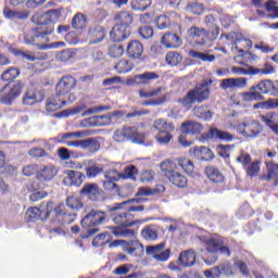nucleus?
I'll return each instance as SVG.
<instances>
[{
  "label": "nucleus",
  "instance_id": "obj_1",
  "mask_svg": "<svg viewBox=\"0 0 278 278\" xmlns=\"http://www.w3.org/2000/svg\"><path fill=\"white\" fill-rule=\"evenodd\" d=\"M31 23L38 25L39 27L33 30V35H25L24 42L25 45H31L33 47H39V49H45V45L49 42V36L53 34V26L49 21V15L45 13H36L31 16Z\"/></svg>",
  "mask_w": 278,
  "mask_h": 278
},
{
  "label": "nucleus",
  "instance_id": "obj_2",
  "mask_svg": "<svg viewBox=\"0 0 278 278\" xmlns=\"http://www.w3.org/2000/svg\"><path fill=\"white\" fill-rule=\"evenodd\" d=\"M113 223L117 227H111V233L116 236V238H129V236H135L136 231L134 229H127L125 227H132V225H138L139 220L134 219V215L127 212H121L112 215Z\"/></svg>",
  "mask_w": 278,
  "mask_h": 278
},
{
  "label": "nucleus",
  "instance_id": "obj_3",
  "mask_svg": "<svg viewBox=\"0 0 278 278\" xmlns=\"http://www.w3.org/2000/svg\"><path fill=\"white\" fill-rule=\"evenodd\" d=\"M105 220H108V213L94 208L89 211L80 222L81 227L84 229H87L86 233L81 232L80 238L86 240L90 238V236H94V233H98L99 228L91 227H97V225H103Z\"/></svg>",
  "mask_w": 278,
  "mask_h": 278
},
{
  "label": "nucleus",
  "instance_id": "obj_4",
  "mask_svg": "<svg viewBox=\"0 0 278 278\" xmlns=\"http://www.w3.org/2000/svg\"><path fill=\"white\" fill-rule=\"evenodd\" d=\"M277 92L275 83L270 79H263L257 85L252 86L250 91L241 94L242 101H264V94Z\"/></svg>",
  "mask_w": 278,
  "mask_h": 278
},
{
  "label": "nucleus",
  "instance_id": "obj_5",
  "mask_svg": "<svg viewBox=\"0 0 278 278\" xmlns=\"http://www.w3.org/2000/svg\"><path fill=\"white\" fill-rule=\"evenodd\" d=\"M204 245L207 253H212V257L204 258L205 264H207L208 266H212V264L218 262V255H216L218 251L222 255H226V257H231V250H229V247L225 245L223 239L219 237L206 238L204 240Z\"/></svg>",
  "mask_w": 278,
  "mask_h": 278
},
{
  "label": "nucleus",
  "instance_id": "obj_6",
  "mask_svg": "<svg viewBox=\"0 0 278 278\" xmlns=\"http://www.w3.org/2000/svg\"><path fill=\"white\" fill-rule=\"evenodd\" d=\"M207 99H210V88L198 85L194 89L189 90L185 97L179 99L178 103H180L182 108L190 110L192 103H203V101H207Z\"/></svg>",
  "mask_w": 278,
  "mask_h": 278
},
{
  "label": "nucleus",
  "instance_id": "obj_7",
  "mask_svg": "<svg viewBox=\"0 0 278 278\" xmlns=\"http://www.w3.org/2000/svg\"><path fill=\"white\" fill-rule=\"evenodd\" d=\"M113 140L115 142H135V144H142L144 142V135L138 132V130L130 126H124L122 128L116 129L113 132Z\"/></svg>",
  "mask_w": 278,
  "mask_h": 278
},
{
  "label": "nucleus",
  "instance_id": "obj_8",
  "mask_svg": "<svg viewBox=\"0 0 278 278\" xmlns=\"http://www.w3.org/2000/svg\"><path fill=\"white\" fill-rule=\"evenodd\" d=\"M77 86V80L73 76H63L56 84L55 91L59 97L65 99L68 103H74L77 99L72 90Z\"/></svg>",
  "mask_w": 278,
  "mask_h": 278
},
{
  "label": "nucleus",
  "instance_id": "obj_9",
  "mask_svg": "<svg viewBox=\"0 0 278 278\" xmlns=\"http://www.w3.org/2000/svg\"><path fill=\"white\" fill-rule=\"evenodd\" d=\"M151 129H155L157 135L155 139L157 140L159 144H168L170 140H173V131H175V124L166 122L165 119L159 118L154 122L151 126Z\"/></svg>",
  "mask_w": 278,
  "mask_h": 278
},
{
  "label": "nucleus",
  "instance_id": "obj_10",
  "mask_svg": "<svg viewBox=\"0 0 278 278\" xmlns=\"http://www.w3.org/2000/svg\"><path fill=\"white\" fill-rule=\"evenodd\" d=\"M53 212V202H42L40 207L34 206L26 211L25 220L27 223H31L34 220H38V218H49L51 213Z\"/></svg>",
  "mask_w": 278,
  "mask_h": 278
},
{
  "label": "nucleus",
  "instance_id": "obj_11",
  "mask_svg": "<svg viewBox=\"0 0 278 278\" xmlns=\"http://www.w3.org/2000/svg\"><path fill=\"white\" fill-rule=\"evenodd\" d=\"M65 147H74V149H83L89 151V153H97L101 149V143L97 138H88L74 141H64Z\"/></svg>",
  "mask_w": 278,
  "mask_h": 278
},
{
  "label": "nucleus",
  "instance_id": "obj_12",
  "mask_svg": "<svg viewBox=\"0 0 278 278\" xmlns=\"http://www.w3.org/2000/svg\"><path fill=\"white\" fill-rule=\"evenodd\" d=\"M263 130L262 124L257 121L243 122L237 126V131L245 136L247 138H257Z\"/></svg>",
  "mask_w": 278,
  "mask_h": 278
},
{
  "label": "nucleus",
  "instance_id": "obj_13",
  "mask_svg": "<svg viewBox=\"0 0 278 278\" xmlns=\"http://www.w3.org/2000/svg\"><path fill=\"white\" fill-rule=\"evenodd\" d=\"M121 180V173L116 169H109L104 173L103 188L109 192H118L116 181Z\"/></svg>",
  "mask_w": 278,
  "mask_h": 278
},
{
  "label": "nucleus",
  "instance_id": "obj_14",
  "mask_svg": "<svg viewBox=\"0 0 278 278\" xmlns=\"http://www.w3.org/2000/svg\"><path fill=\"white\" fill-rule=\"evenodd\" d=\"M187 34L188 40H190L192 45L203 47L207 42V30L204 28L191 27L188 29Z\"/></svg>",
  "mask_w": 278,
  "mask_h": 278
},
{
  "label": "nucleus",
  "instance_id": "obj_15",
  "mask_svg": "<svg viewBox=\"0 0 278 278\" xmlns=\"http://www.w3.org/2000/svg\"><path fill=\"white\" fill-rule=\"evenodd\" d=\"M102 192L103 190H101L96 182H86L79 191V193L86 197V199H89V201H101Z\"/></svg>",
  "mask_w": 278,
  "mask_h": 278
},
{
  "label": "nucleus",
  "instance_id": "obj_16",
  "mask_svg": "<svg viewBox=\"0 0 278 278\" xmlns=\"http://www.w3.org/2000/svg\"><path fill=\"white\" fill-rule=\"evenodd\" d=\"M155 79H160V74L155 72H144L128 80V84L129 86H149L152 81H155Z\"/></svg>",
  "mask_w": 278,
  "mask_h": 278
},
{
  "label": "nucleus",
  "instance_id": "obj_17",
  "mask_svg": "<svg viewBox=\"0 0 278 278\" xmlns=\"http://www.w3.org/2000/svg\"><path fill=\"white\" fill-rule=\"evenodd\" d=\"M131 36V27L116 24L110 31V38L113 42H125Z\"/></svg>",
  "mask_w": 278,
  "mask_h": 278
},
{
  "label": "nucleus",
  "instance_id": "obj_18",
  "mask_svg": "<svg viewBox=\"0 0 278 278\" xmlns=\"http://www.w3.org/2000/svg\"><path fill=\"white\" fill-rule=\"evenodd\" d=\"M164 243H160L157 245L148 247L146 249L147 255H151L156 262H166L168 257H170V250L164 251Z\"/></svg>",
  "mask_w": 278,
  "mask_h": 278
},
{
  "label": "nucleus",
  "instance_id": "obj_19",
  "mask_svg": "<svg viewBox=\"0 0 278 278\" xmlns=\"http://www.w3.org/2000/svg\"><path fill=\"white\" fill-rule=\"evenodd\" d=\"M64 175L66 176L63 179V184H65V186L79 187L81 184H84V179H86V175L78 170L66 169Z\"/></svg>",
  "mask_w": 278,
  "mask_h": 278
},
{
  "label": "nucleus",
  "instance_id": "obj_20",
  "mask_svg": "<svg viewBox=\"0 0 278 278\" xmlns=\"http://www.w3.org/2000/svg\"><path fill=\"white\" fill-rule=\"evenodd\" d=\"M236 136L227 130H220L216 127H211L206 134L207 140H224V142H233Z\"/></svg>",
  "mask_w": 278,
  "mask_h": 278
},
{
  "label": "nucleus",
  "instance_id": "obj_21",
  "mask_svg": "<svg viewBox=\"0 0 278 278\" xmlns=\"http://www.w3.org/2000/svg\"><path fill=\"white\" fill-rule=\"evenodd\" d=\"M23 88V84L21 81L14 83L8 93H4L1 97V103H4L5 105H12V102L16 97H21V90Z\"/></svg>",
  "mask_w": 278,
  "mask_h": 278
},
{
  "label": "nucleus",
  "instance_id": "obj_22",
  "mask_svg": "<svg viewBox=\"0 0 278 278\" xmlns=\"http://www.w3.org/2000/svg\"><path fill=\"white\" fill-rule=\"evenodd\" d=\"M58 175V167L53 165L42 166L36 174L38 181H51Z\"/></svg>",
  "mask_w": 278,
  "mask_h": 278
},
{
  "label": "nucleus",
  "instance_id": "obj_23",
  "mask_svg": "<svg viewBox=\"0 0 278 278\" xmlns=\"http://www.w3.org/2000/svg\"><path fill=\"white\" fill-rule=\"evenodd\" d=\"M162 45L167 49H179L184 42L181 41V37L174 33H167L162 37Z\"/></svg>",
  "mask_w": 278,
  "mask_h": 278
},
{
  "label": "nucleus",
  "instance_id": "obj_24",
  "mask_svg": "<svg viewBox=\"0 0 278 278\" xmlns=\"http://www.w3.org/2000/svg\"><path fill=\"white\" fill-rule=\"evenodd\" d=\"M3 16L10 21H27L29 18V11H16L5 7L3 9Z\"/></svg>",
  "mask_w": 278,
  "mask_h": 278
},
{
  "label": "nucleus",
  "instance_id": "obj_25",
  "mask_svg": "<svg viewBox=\"0 0 278 278\" xmlns=\"http://www.w3.org/2000/svg\"><path fill=\"white\" fill-rule=\"evenodd\" d=\"M89 42L90 45H99V42H103V38H105V29L102 26H93L89 29Z\"/></svg>",
  "mask_w": 278,
  "mask_h": 278
},
{
  "label": "nucleus",
  "instance_id": "obj_26",
  "mask_svg": "<svg viewBox=\"0 0 278 278\" xmlns=\"http://www.w3.org/2000/svg\"><path fill=\"white\" fill-rule=\"evenodd\" d=\"M178 261L186 268H190L193 264H197V252L193 250H187L180 253Z\"/></svg>",
  "mask_w": 278,
  "mask_h": 278
},
{
  "label": "nucleus",
  "instance_id": "obj_27",
  "mask_svg": "<svg viewBox=\"0 0 278 278\" xmlns=\"http://www.w3.org/2000/svg\"><path fill=\"white\" fill-rule=\"evenodd\" d=\"M193 155L195 160H201L203 162H211V160H214L215 157L214 152L207 147H195Z\"/></svg>",
  "mask_w": 278,
  "mask_h": 278
},
{
  "label": "nucleus",
  "instance_id": "obj_28",
  "mask_svg": "<svg viewBox=\"0 0 278 278\" xmlns=\"http://www.w3.org/2000/svg\"><path fill=\"white\" fill-rule=\"evenodd\" d=\"M144 51V48L142 47V43L138 40H134L130 43H128L126 53L129 55V58H132L134 60H137L142 55Z\"/></svg>",
  "mask_w": 278,
  "mask_h": 278
},
{
  "label": "nucleus",
  "instance_id": "obj_29",
  "mask_svg": "<svg viewBox=\"0 0 278 278\" xmlns=\"http://www.w3.org/2000/svg\"><path fill=\"white\" fill-rule=\"evenodd\" d=\"M180 131L182 134H201L203 131V125L199 122L187 121L181 124Z\"/></svg>",
  "mask_w": 278,
  "mask_h": 278
},
{
  "label": "nucleus",
  "instance_id": "obj_30",
  "mask_svg": "<svg viewBox=\"0 0 278 278\" xmlns=\"http://www.w3.org/2000/svg\"><path fill=\"white\" fill-rule=\"evenodd\" d=\"M205 174L213 184H223V181H225V175H223L217 167L207 166L205 168Z\"/></svg>",
  "mask_w": 278,
  "mask_h": 278
},
{
  "label": "nucleus",
  "instance_id": "obj_31",
  "mask_svg": "<svg viewBox=\"0 0 278 278\" xmlns=\"http://www.w3.org/2000/svg\"><path fill=\"white\" fill-rule=\"evenodd\" d=\"M167 179L173 186H176V188H186V186H188V178L177 170L169 175Z\"/></svg>",
  "mask_w": 278,
  "mask_h": 278
},
{
  "label": "nucleus",
  "instance_id": "obj_32",
  "mask_svg": "<svg viewBox=\"0 0 278 278\" xmlns=\"http://www.w3.org/2000/svg\"><path fill=\"white\" fill-rule=\"evenodd\" d=\"M192 112L197 118H201L202 121L210 122L214 118V112L210 111L207 105L194 106Z\"/></svg>",
  "mask_w": 278,
  "mask_h": 278
},
{
  "label": "nucleus",
  "instance_id": "obj_33",
  "mask_svg": "<svg viewBox=\"0 0 278 278\" xmlns=\"http://www.w3.org/2000/svg\"><path fill=\"white\" fill-rule=\"evenodd\" d=\"M115 21H117V25L122 27H131V23H134V15L127 11H123L115 15Z\"/></svg>",
  "mask_w": 278,
  "mask_h": 278
},
{
  "label": "nucleus",
  "instance_id": "obj_34",
  "mask_svg": "<svg viewBox=\"0 0 278 278\" xmlns=\"http://www.w3.org/2000/svg\"><path fill=\"white\" fill-rule=\"evenodd\" d=\"M162 173L165 174V177L168 178L169 175H173L177 170V159L176 160H165L160 164Z\"/></svg>",
  "mask_w": 278,
  "mask_h": 278
},
{
  "label": "nucleus",
  "instance_id": "obj_35",
  "mask_svg": "<svg viewBox=\"0 0 278 278\" xmlns=\"http://www.w3.org/2000/svg\"><path fill=\"white\" fill-rule=\"evenodd\" d=\"M176 166L182 168L184 173L187 175H192L194 173V163L190 159L178 157L176 159Z\"/></svg>",
  "mask_w": 278,
  "mask_h": 278
},
{
  "label": "nucleus",
  "instance_id": "obj_36",
  "mask_svg": "<svg viewBox=\"0 0 278 278\" xmlns=\"http://www.w3.org/2000/svg\"><path fill=\"white\" fill-rule=\"evenodd\" d=\"M267 168V181H273L275 186H278V164H275L273 162L266 163Z\"/></svg>",
  "mask_w": 278,
  "mask_h": 278
},
{
  "label": "nucleus",
  "instance_id": "obj_37",
  "mask_svg": "<svg viewBox=\"0 0 278 278\" xmlns=\"http://www.w3.org/2000/svg\"><path fill=\"white\" fill-rule=\"evenodd\" d=\"M165 60L169 66H178V64H181L184 55L179 52L169 51L167 52Z\"/></svg>",
  "mask_w": 278,
  "mask_h": 278
},
{
  "label": "nucleus",
  "instance_id": "obj_38",
  "mask_svg": "<svg viewBox=\"0 0 278 278\" xmlns=\"http://www.w3.org/2000/svg\"><path fill=\"white\" fill-rule=\"evenodd\" d=\"M66 103H70L66 101L65 98L59 99V100H48L46 104V110L48 112H55L58 110H61V108H64Z\"/></svg>",
  "mask_w": 278,
  "mask_h": 278
},
{
  "label": "nucleus",
  "instance_id": "obj_39",
  "mask_svg": "<svg viewBox=\"0 0 278 278\" xmlns=\"http://www.w3.org/2000/svg\"><path fill=\"white\" fill-rule=\"evenodd\" d=\"M91 125L96 127H105V125H110L112 117L110 115H97L89 118Z\"/></svg>",
  "mask_w": 278,
  "mask_h": 278
},
{
  "label": "nucleus",
  "instance_id": "obj_40",
  "mask_svg": "<svg viewBox=\"0 0 278 278\" xmlns=\"http://www.w3.org/2000/svg\"><path fill=\"white\" fill-rule=\"evenodd\" d=\"M164 92V87L152 88L149 91L139 90L140 99H152L153 97H160Z\"/></svg>",
  "mask_w": 278,
  "mask_h": 278
},
{
  "label": "nucleus",
  "instance_id": "obj_41",
  "mask_svg": "<svg viewBox=\"0 0 278 278\" xmlns=\"http://www.w3.org/2000/svg\"><path fill=\"white\" fill-rule=\"evenodd\" d=\"M18 75H21V71H18V68L10 67L9 70L2 73L1 79L3 81H14L18 77Z\"/></svg>",
  "mask_w": 278,
  "mask_h": 278
},
{
  "label": "nucleus",
  "instance_id": "obj_42",
  "mask_svg": "<svg viewBox=\"0 0 278 278\" xmlns=\"http://www.w3.org/2000/svg\"><path fill=\"white\" fill-rule=\"evenodd\" d=\"M189 55L195 60H202V62H214L216 60V55L214 54L197 52L194 50L189 51Z\"/></svg>",
  "mask_w": 278,
  "mask_h": 278
},
{
  "label": "nucleus",
  "instance_id": "obj_43",
  "mask_svg": "<svg viewBox=\"0 0 278 278\" xmlns=\"http://www.w3.org/2000/svg\"><path fill=\"white\" fill-rule=\"evenodd\" d=\"M73 58H75V51H73V49H65L55 54L58 62H68V60H73Z\"/></svg>",
  "mask_w": 278,
  "mask_h": 278
},
{
  "label": "nucleus",
  "instance_id": "obj_44",
  "mask_svg": "<svg viewBox=\"0 0 278 278\" xmlns=\"http://www.w3.org/2000/svg\"><path fill=\"white\" fill-rule=\"evenodd\" d=\"M72 27L74 29H84L86 27V15L77 13L72 20Z\"/></svg>",
  "mask_w": 278,
  "mask_h": 278
},
{
  "label": "nucleus",
  "instance_id": "obj_45",
  "mask_svg": "<svg viewBox=\"0 0 278 278\" xmlns=\"http://www.w3.org/2000/svg\"><path fill=\"white\" fill-rule=\"evenodd\" d=\"M136 175H138V168L136 166L130 165L124 169V173H119V179H136Z\"/></svg>",
  "mask_w": 278,
  "mask_h": 278
},
{
  "label": "nucleus",
  "instance_id": "obj_46",
  "mask_svg": "<svg viewBox=\"0 0 278 278\" xmlns=\"http://www.w3.org/2000/svg\"><path fill=\"white\" fill-rule=\"evenodd\" d=\"M151 5V1L149 0H132L131 1V9L135 10V12H144L147 8Z\"/></svg>",
  "mask_w": 278,
  "mask_h": 278
},
{
  "label": "nucleus",
  "instance_id": "obj_47",
  "mask_svg": "<svg viewBox=\"0 0 278 278\" xmlns=\"http://www.w3.org/2000/svg\"><path fill=\"white\" fill-rule=\"evenodd\" d=\"M66 205L70 210H81L84 207V203L77 197H68L66 199Z\"/></svg>",
  "mask_w": 278,
  "mask_h": 278
},
{
  "label": "nucleus",
  "instance_id": "obj_48",
  "mask_svg": "<svg viewBox=\"0 0 278 278\" xmlns=\"http://www.w3.org/2000/svg\"><path fill=\"white\" fill-rule=\"evenodd\" d=\"M131 68H134V65L129 61L122 60L115 65V71L121 74L129 73Z\"/></svg>",
  "mask_w": 278,
  "mask_h": 278
},
{
  "label": "nucleus",
  "instance_id": "obj_49",
  "mask_svg": "<svg viewBox=\"0 0 278 278\" xmlns=\"http://www.w3.org/2000/svg\"><path fill=\"white\" fill-rule=\"evenodd\" d=\"M12 53L16 58H20V60H27V62H36V56L31 55L29 52H25L18 49H13Z\"/></svg>",
  "mask_w": 278,
  "mask_h": 278
},
{
  "label": "nucleus",
  "instance_id": "obj_50",
  "mask_svg": "<svg viewBox=\"0 0 278 278\" xmlns=\"http://www.w3.org/2000/svg\"><path fill=\"white\" fill-rule=\"evenodd\" d=\"M236 146H231V144H219L217 147V151H218V155H220V157H229V155H231V149H233Z\"/></svg>",
  "mask_w": 278,
  "mask_h": 278
},
{
  "label": "nucleus",
  "instance_id": "obj_51",
  "mask_svg": "<svg viewBox=\"0 0 278 278\" xmlns=\"http://www.w3.org/2000/svg\"><path fill=\"white\" fill-rule=\"evenodd\" d=\"M155 25L159 29H167V27H170V18L166 15H160L156 18Z\"/></svg>",
  "mask_w": 278,
  "mask_h": 278
},
{
  "label": "nucleus",
  "instance_id": "obj_52",
  "mask_svg": "<svg viewBox=\"0 0 278 278\" xmlns=\"http://www.w3.org/2000/svg\"><path fill=\"white\" fill-rule=\"evenodd\" d=\"M103 173V168L99 167L98 165L89 166L86 168V176L89 179H94L98 175H101Z\"/></svg>",
  "mask_w": 278,
  "mask_h": 278
},
{
  "label": "nucleus",
  "instance_id": "obj_53",
  "mask_svg": "<svg viewBox=\"0 0 278 278\" xmlns=\"http://www.w3.org/2000/svg\"><path fill=\"white\" fill-rule=\"evenodd\" d=\"M123 53H125V49L123 48V46L113 45L109 48V55L111 58H121Z\"/></svg>",
  "mask_w": 278,
  "mask_h": 278
},
{
  "label": "nucleus",
  "instance_id": "obj_54",
  "mask_svg": "<svg viewBox=\"0 0 278 278\" xmlns=\"http://www.w3.org/2000/svg\"><path fill=\"white\" fill-rule=\"evenodd\" d=\"M141 236L144 240H157V230L148 227L141 231Z\"/></svg>",
  "mask_w": 278,
  "mask_h": 278
},
{
  "label": "nucleus",
  "instance_id": "obj_55",
  "mask_svg": "<svg viewBox=\"0 0 278 278\" xmlns=\"http://www.w3.org/2000/svg\"><path fill=\"white\" fill-rule=\"evenodd\" d=\"M34 103H38V98H36V92L33 90L27 91L23 98L24 105H34Z\"/></svg>",
  "mask_w": 278,
  "mask_h": 278
},
{
  "label": "nucleus",
  "instance_id": "obj_56",
  "mask_svg": "<svg viewBox=\"0 0 278 278\" xmlns=\"http://www.w3.org/2000/svg\"><path fill=\"white\" fill-rule=\"evenodd\" d=\"M140 201L136 198L124 201L122 203H116L114 206H108L109 212H116V210H123L125 205H131V203H139Z\"/></svg>",
  "mask_w": 278,
  "mask_h": 278
},
{
  "label": "nucleus",
  "instance_id": "obj_57",
  "mask_svg": "<svg viewBox=\"0 0 278 278\" xmlns=\"http://www.w3.org/2000/svg\"><path fill=\"white\" fill-rule=\"evenodd\" d=\"M48 15V20L50 21V25L52 23H55L61 16H62V11L60 9H51L46 11Z\"/></svg>",
  "mask_w": 278,
  "mask_h": 278
},
{
  "label": "nucleus",
  "instance_id": "obj_58",
  "mask_svg": "<svg viewBox=\"0 0 278 278\" xmlns=\"http://www.w3.org/2000/svg\"><path fill=\"white\" fill-rule=\"evenodd\" d=\"M139 35L144 40H149V38H153V28L151 26H142L139 28Z\"/></svg>",
  "mask_w": 278,
  "mask_h": 278
},
{
  "label": "nucleus",
  "instance_id": "obj_59",
  "mask_svg": "<svg viewBox=\"0 0 278 278\" xmlns=\"http://www.w3.org/2000/svg\"><path fill=\"white\" fill-rule=\"evenodd\" d=\"M166 99H168V93H165L155 100H147L142 105H164V103H166Z\"/></svg>",
  "mask_w": 278,
  "mask_h": 278
},
{
  "label": "nucleus",
  "instance_id": "obj_60",
  "mask_svg": "<svg viewBox=\"0 0 278 278\" xmlns=\"http://www.w3.org/2000/svg\"><path fill=\"white\" fill-rule=\"evenodd\" d=\"M276 116L277 113H269L267 115H262L261 121L262 123H265V125L269 127V129H271L273 126L275 125V121H273V118H275Z\"/></svg>",
  "mask_w": 278,
  "mask_h": 278
},
{
  "label": "nucleus",
  "instance_id": "obj_61",
  "mask_svg": "<svg viewBox=\"0 0 278 278\" xmlns=\"http://www.w3.org/2000/svg\"><path fill=\"white\" fill-rule=\"evenodd\" d=\"M237 162H239V164H242L243 166H249V164H251L252 162L251 154L241 151V154L237 157Z\"/></svg>",
  "mask_w": 278,
  "mask_h": 278
},
{
  "label": "nucleus",
  "instance_id": "obj_62",
  "mask_svg": "<svg viewBox=\"0 0 278 278\" xmlns=\"http://www.w3.org/2000/svg\"><path fill=\"white\" fill-rule=\"evenodd\" d=\"M38 165L37 164H33V165H26L22 173L23 175H25L26 177H31V175H36L38 173Z\"/></svg>",
  "mask_w": 278,
  "mask_h": 278
},
{
  "label": "nucleus",
  "instance_id": "obj_63",
  "mask_svg": "<svg viewBox=\"0 0 278 278\" xmlns=\"http://www.w3.org/2000/svg\"><path fill=\"white\" fill-rule=\"evenodd\" d=\"M247 173L249 177H256L257 173H260V162H253L250 166H248Z\"/></svg>",
  "mask_w": 278,
  "mask_h": 278
},
{
  "label": "nucleus",
  "instance_id": "obj_64",
  "mask_svg": "<svg viewBox=\"0 0 278 278\" xmlns=\"http://www.w3.org/2000/svg\"><path fill=\"white\" fill-rule=\"evenodd\" d=\"M204 276L206 278H218L220 277V267L219 266H215L211 269H207L204 271Z\"/></svg>",
  "mask_w": 278,
  "mask_h": 278
}]
</instances>
